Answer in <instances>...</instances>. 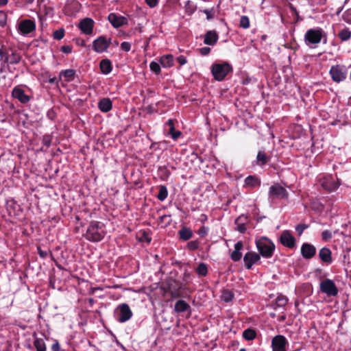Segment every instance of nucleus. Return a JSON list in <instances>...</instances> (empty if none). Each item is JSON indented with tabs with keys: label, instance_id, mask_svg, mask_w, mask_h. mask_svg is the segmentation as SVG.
Instances as JSON below:
<instances>
[{
	"label": "nucleus",
	"instance_id": "20e7f679",
	"mask_svg": "<svg viewBox=\"0 0 351 351\" xmlns=\"http://www.w3.org/2000/svg\"><path fill=\"white\" fill-rule=\"evenodd\" d=\"M347 73V69L339 64L331 66L329 71L332 80L337 83L343 81L346 78Z\"/></svg>",
	"mask_w": 351,
	"mask_h": 351
},
{
	"label": "nucleus",
	"instance_id": "6e6552de",
	"mask_svg": "<svg viewBox=\"0 0 351 351\" xmlns=\"http://www.w3.org/2000/svg\"><path fill=\"white\" fill-rule=\"evenodd\" d=\"M117 315L119 322H125L131 318L132 313L128 304H122L117 309Z\"/></svg>",
	"mask_w": 351,
	"mask_h": 351
},
{
	"label": "nucleus",
	"instance_id": "c9c22d12",
	"mask_svg": "<svg viewBox=\"0 0 351 351\" xmlns=\"http://www.w3.org/2000/svg\"><path fill=\"white\" fill-rule=\"evenodd\" d=\"M339 38L342 40H347L351 36V32L348 29H343L339 34Z\"/></svg>",
	"mask_w": 351,
	"mask_h": 351
},
{
	"label": "nucleus",
	"instance_id": "603ef678",
	"mask_svg": "<svg viewBox=\"0 0 351 351\" xmlns=\"http://www.w3.org/2000/svg\"><path fill=\"white\" fill-rule=\"evenodd\" d=\"M167 125H168L169 126V132H173V131L175 130L174 123H173V121L172 119L168 120V121L167 122Z\"/></svg>",
	"mask_w": 351,
	"mask_h": 351
},
{
	"label": "nucleus",
	"instance_id": "473e14b6",
	"mask_svg": "<svg viewBox=\"0 0 351 351\" xmlns=\"http://www.w3.org/2000/svg\"><path fill=\"white\" fill-rule=\"evenodd\" d=\"M167 190L165 186H160L159 189V193L158 194V198L160 201H163L167 197Z\"/></svg>",
	"mask_w": 351,
	"mask_h": 351
},
{
	"label": "nucleus",
	"instance_id": "49530a36",
	"mask_svg": "<svg viewBox=\"0 0 351 351\" xmlns=\"http://www.w3.org/2000/svg\"><path fill=\"white\" fill-rule=\"evenodd\" d=\"M210 51V47H204L199 49V52L202 56L208 55Z\"/></svg>",
	"mask_w": 351,
	"mask_h": 351
},
{
	"label": "nucleus",
	"instance_id": "cd10ccee",
	"mask_svg": "<svg viewBox=\"0 0 351 351\" xmlns=\"http://www.w3.org/2000/svg\"><path fill=\"white\" fill-rule=\"evenodd\" d=\"M256 159L258 163L263 165L269 161V157L263 151H259Z\"/></svg>",
	"mask_w": 351,
	"mask_h": 351
},
{
	"label": "nucleus",
	"instance_id": "f3484780",
	"mask_svg": "<svg viewBox=\"0 0 351 351\" xmlns=\"http://www.w3.org/2000/svg\"><path fill=\"white\" fill-rule=\"evenodd\" d=\"M260 260V256L256 252H247L243 258L245 267L250 269L252 266Z\"/></svg>",
	"mask_w": 351,
	"mask_h": 351
},
{
	"label": "nucleus",
	"instance_id": "6ab92c4d",
	"mask_svg": "<svg viewBox=\"0 0 351 351\" xmlns=\"http://www.w3.org/2000/svg\"><path fill=\"white\" fill-rule=\"evenodd\" d=\"M319 256L323 262L327 264L332 262L331 251L327 247H323L319 250Z\"/></svg>",
	"mask_w": 351,
	"mask_h": 351
},
{
	"label": "nucleus",
	"instance_id": "7ed1b4c3",
	"mask_svg": "<svg viewBox=\"0 0 351 351\" xmlns=\"http://www.w3.org/2000/svg\"><path fill=\"white\" fill-rule=\"evenodd\" d=\"M232 68L228 63L215 64L212 66L211 71L215 77L218 81H221L232 71Z\"/></svg>",
	"mask_w": 351,
	"mask_h": 351
},
{
	"label": "nucleus",
	"instance_id": "bf43d9fd",
	"mask_svg": "<svg viewBox=\"0 0 351 351\" xmlns=\"http://www.w3.org/2000/svg\"><path fill=\"white\" fill-rule=\"evenodd\" d=\"M80 44H81V45L84 46L85 43H84V40H82V41L80 42Z\"/></svg>",
	"mask_w": 351,
	"mask_h": 351
},
{
	"label": "nucleus",
	"instance_id": "4d7b16f0",
	"mask_svg": "<svg viewBox=\"0 0 351 351\" xmlns=\"http://www.w3.org/2000/svg\"><path fill=\"white\" fill-rule=\"evenodd\" d=\"M8 3V0H0V5H4L5 4H7Z\"/></svg>",
	"mask_w": 351,
	"mask_h": 351
},
{
	"label": "nucleus",
	"instance_id": "f257e3e1",
	"mask_svg": "<svg viewBox=\"0 0 351 351\" xmlns=\"http://www.w3.org/2000/svg\"><path fill=\"white\" fill-rule=\"evenodd\" d=\"M106 234V232L104 223L93 221L90 222L86 230L85 237L88 241L98 242L104 237Z\"/></svg>",
	"mask_w": 351,
	"mask_h": 351
},
{
	"label": "nucleus",
	"instance_id": "052dcab7",
	"mask_svg": "<svg viewBox=\"0 0 351 351\" xmlns=\"http://www.w3.org/2000/svg\"><path fill=\"white\" fill-rule=\"evenodd\" d=\"M72 3L77 5V1H72Z\"/></svg>",
	"mask_w": 351,
	"mask_h": 351
},
{
	"label": "nucleus",
	"instance_id": "5701e85b",
	"mask_svg": "<svg viewBox=\"0 0 351 351\" xmlns=\"http://www.w3.org/2000/svg\"><path fill=\"white\" fill-rule=\"evenodd\" d=\"M242 247H243V243L241 241L237 242L234 245V250L232 252V254H231V258L233 261H237L241 259L242 254L240 252V250H241Z\"/></svg>",
	"mask_w": 351,
	"mask_h": 351
},
{
	"label": "nucleus",
	"instance_id": "8fccbe9b",
	"mask_svg": "<svg viewBox=\"0 0 351 351\" xmlns=\"http://www.w3.org/2000/svg\"><path fill=\"white\" fill-rule=\"evenodd\" d=\"M178 62L180 63L181 66L184 65L186 64L187 61L184 56H180L177 58Z\"/></svg>",
	"mask_w": 351,
	"mask_h": 351
},
{
	"label": "nucleus",
	"instance_id": "ea45409f",
	"mask_svg": "<svg viewBox=\"0 0 351 351\" xmlns=\"http://www.w3.org/2000/svg\"><path fill=\"white\" fill-rule=\"evenodd\" d=\"M149 67L150 69L156 73H159L160 71V66L159 64L156 62H152L150 63Z\"/></svg>",
	"mask_w": 351,
	"mask_h": 351
},
{
	"label": "nucleus",
	"instance_id": "58836bf2",
	"mask_svg": "<svg viewBox=\"0 0 351 351\" xmlns=\"http://www.w3.org/2000/svg\"><path fill=\"white\" fill-rule=\"evenodd\" d=\"M197 272L199 275L201 276H206L207 274V267L205 264L202 263L199 265V266L197 268Z\"/></svg>",
	"mask_w": 351,
	"mask_h": 351
},
{
	"label": "nucleus",
	"instance_id": "c85d7f7f",
	"mask_svg": "<svg viewBox=\"0 0 351 351\" xmlns=\"http://www.w3.org/2000/svg\"><path fill=\"white\" fill-rule=\"evenodd\" d=\"M4 60L5 62H10V63L17 62L19 60V57H14V60H9L7 56L6 49L3 48L0 49V61Z\"/></svg>",
	"mask_w": 351,
	"mask_h": 351
},
{
	"label": "nucleus",
	"instance_id": "9d476101",
	"mask_svg": "<svg viewBox=\"0 0 351 351\" xmlns=\"http://www.w3.org/2000/svg\"><path fill=\"white\" fill-rule=\"evenodd\" d=\"M280 243L285 247L293 248L295 245V239L288 230H284L280 237Z\"/></svg>",
	"mask_w": 351,
	"mask_h": 351
},
{
	"label": "nucleus",
	"instance_id": "f704fd0d",
	"mask_svg": "<svg viewBox=\"0 0 351 351\" xmlns=\"http://www.w3.org/2000/svg\"><path fill=\"white\" fill-rule=\"evenodd\" d=\"M221 298L225 302H230L233 298V293L229 290H224L222 292Z\"/></svg>",
	"mask_w": 351,
	"mask_h": 351
},
{
	"label": "nucleus",
	"instance_id": "aec40b11",
	"mask_svg": "<svg viewBox=\"0 0 351 351\" xmlns=\"http://www.w3.org/2000/svg\"><path fill=\"white\" fill-rule=\"evenodd\" d=\"M218 40V35L215 31H208L204 37V43L208 45H215Z\"/></svg>",
	"mask_w": 351,
	"mask_h": 351
},
{
	"label": "nucleus",
	"instance_id": "13d9d810",
	"mask_svg": "<svg viewBox=\"0 0 351 351\" xmlns=\"http://www.w3.org/2000/svg\"><path fill=\"white\" fill-rule=\"evenodd\" d=\"M204 12L207 14V18L209 19V12L208 10H205Z\"/></svg>",
	"mask_w": 351,
	"mask_h": 351
},
{
	"label": "nucleus",
	"instance_id": "2eb2a0df",
	"mask_svg": "<svg viewBox=\"0 0 351 351\" xmlns=\"http://www.w3.org/2000/svg\"><path fill=\"white\" fill-rule=\"evenodd\" d=\"M12 95L23 104H26L29 101V97L25 93L24 90L20 86L14 88Z\"/></svg>",
	"mask_w": 351,
	"mask_h": 351
},
{
	"label": "nucleus",
	"instance_id": "72a5a7b5",
	"mask_svg": "<svg viewBox=\"0 0 351 351\" xmlns=\"http://www.w3.org/2000/svg\"><path fill=\"white\" fill-rule=\"evenodd\" d=\"M61 75H62L68 81H70L73 79L75 75V71L73 69H67L61 73Z\"/></svg>",
	"mask_w": 351,
	"mask_h": 351
},
{
	"label": "nucleus",
	"instance_id": "864d4df0",
	"mask_svg": "<svg viewBox=\"0 0 351 351\" xmlns=\"http://www.w3.org/2000/svg\"><path fill=\"white\" fill-rule=\"evenodd\" d=\"M38 254L42 258H45L47 256V251H43L40 247L38 248Z\"/></svg>",
	"mask_w": 351,
	"mask_h": 351
},
{
	"label": "nucleus",
	"instance_id": "1a4fd4ad",
	"mask_svg": "<svg viewBox=\"0 0 351 351\" xmlns=\"http://www.w3.org/2000/svg\"><path fill=\"white\" fill-rule=\"evenodd\" d=\"M110 39L104 36H99L93 43V49L97 53H102L108 48L110 44Z\"/></svg>",
	"mask_w": 351,
	"mask_h": 351
},
{
	"label": "nucleus",
	"instance_id": "393cba45",
	"mask_svg": "<svg viewBox=\"0 0 351 351\" xmlns=\"http://www.w3.org/2000/svg\"><path fill=\"white\" fill-rule=\"evenodd\" d=\"M190 308V306L184 300H180L175 304V311L177 313L186 311Z\"/></svg>",
	"mask_w": 351,
	"mask_h": 351
},
{
	"label": "nucleus",
	"instance_id": "a19ab883",
	"mask_svg": "<svg viewBox=\"0 0 351 351\" xmlns=\"http://www.w3.org/2000/svg\"><path fill=\"white\" fill-rule=\"evenodd\" d=\"M64 35V31L62 29H58L53 33V38L56 40H61Z\"/></svg>",
	"mask_w": 351,
	"mask_h": 351
},
{
	"label": "nucleus",
	"instance_id": "37998d69",
	"mask_svg": "<svg viewBox=\"0 0 351 351\" xmlns=\"http://www.w3.org/2000/svg\"><path fill=\"white\" fill-rule=\"evenodd\" d=\"M131 48V45L128 42H123L121 44V49L124 51H129Z\"/></svg>",
	"mask_w": 351,
	"mask_h": 351
},
{
	"label": "nucleus",
	"instance_id": "6e6d98bb",
	"mask_svg": "<svg viewBox=\"0 0 351 351\" xmlns=\"http://www.w3.org/2000/svg\"><path fill=\"white\" fill-rule=\"evenodd\" d=\"M53 351H59L60 350V346L58 342L54 343L51 347Z\"/></svg>",
	"mask_w": 351,
	"mask_h": 351
},
{
	"label": "nucleus",
	"instance_id": "4be33fe9",
	"mask_svg": "<svg viewBox=\"0 0 351 351\" xmlns=\"http://www.w3.org/2000/svg\"><path fill=\"white\" fill-rule=\"evenodd\" d=\"M173 56L171 54H167L162 56L160 60L161 65L165 68H169L173 64Z\"/></svg>",
	"mask_w": 351,
	"mask_h": 351
},
{
	"label": "nucleus",
	"instance_id": "3c124183",
	"mask_svg": "<svg viewBox=\"0 0 351 351\" xmlns=\"http://www.w3.org/2000/svg\"><path fill=\"white\" fill-rule=\"evenodd\" d=\"M61 51L65 53H69L71 52L72 51V49L70 46L69 45H64V46H62V48H61Z\"/></svg>",
	"mask_w": 351,
	"mask_h": 351
},
{
	"label": "nucleus",
	"instance_id": "dca6fc26",
	"mask_svg": "<svg viewBox=\"0 0 351 351\" xmlns=\"http://www.w3.org/2000/svg\"><path fill=\"white\" fill-rule=\"evenodd\" d=\"M320 182L321 186L328 191H334L338 187V184L331 176H325Z\"/></svg>",
	"mask_w": 351,
	"mask_h": 351
},
{
	"label": "nucleus",
	"instance_id": "2f4dec72",
	"mask_svg": "<svg viewBox=\"0 0 351 351\" xmlns=\"http://www.w3.org/2000/svg\"><path fill=\"white\" fill-rule=\"evenodd\" d=\"M243 337L246 340H252L256 337V332L252 329H246L243 332Z\"/></svg>",
	"mask_w": 351,
	"mask_h": 351
},
{
	"label": "nucleus",
	"instance_id": "4468645a",
	"mask_svg": "<svg viewBox=\"0 0 351 351\" xmlns=\"http://www.w3.org/2000/svg\"><path fill=\"white\" fill-rule=\"evenodd\" d=\"M108 20L115 28H118L128 23L127 18L123 16H119L114 13H111L108 15Z\"/></svg>",
	"mask_w": 351,
	"mask_h": 351
},
{
	"label": "nucleus",
	"instance_id": "a18cd8bd",
	"mask_svg": "<svg viewBox=\"0 0 351 351\" xmlns=\"http://www.w3.org/2000/svg\"><path fill=\"white\" fill-rule=\"evenodd\" d=\"M145 2L150 8H154L158 5V0H145Z\"/></svg>",
	"mask_w": 351,
	"mask_h": 351
},
{
	"label": "nucleus",
	"instance_id": "39448f33",
	"mask_svg": "<svg viewBox=\"0 0 351 351\" xmlns=\"http://www.w3.org/2000/svg\"><path fill=\"white\" fill-rule=\"evenodd\" d=\"M320 290L328 296H335L338 293V289L335 282L330 279H326L320 282Z\"/></svg>",
	"mask_w": 351,
	"mask_h": 351
},
{
	"label": "nucleus",
	"instance_id": "e433bc0d",
	"mask_svg": "<svg viewBox=\"0 0 351 351\" xmlns=\"http://www.w3.org/2000/svg\"><path fill=\"white\" fill-rule=\"evenodd\" d=\"M240 26L244 29H247L250 27V21L246 16H241L240 19Z\"/></svg>",
	"mask_w": 351,
	"mask_h": 351
},
{
	"label": "nucleus",
	"instance_id": "0eeeda50",
	"mask_svg": "<svg viewBox=\"0 0 351 351\" xmlns=\"http://www.w3.org/2000/svg\"><path fill=\"white\" fill-rule=\"evenodd\" d=\"M269 197L271 199H287L288 193L287 190L278 184L272 185L269 190Z\"/></svg>",
	"mask_w": 351,
	"mask_h": 351
},
{
	"label": "nucleus",
	"instance_id": "79ce46f5",
	"mask_svg": "<svg viewBox=\"0 0 351 351\" xmlns=\"http://www.w3.org/2000/svg\"><path fill=\"white\" fill-rule=\"evenodd\" d=\"M308 228V226L305 224H299L295 227V230L299 235H301L303 231Z\"/></svg>",
	"mask_w": 351,
	"mask_h": 351
},
{
	"label": "nucleus",
	"instance_id": "09e8293b",
	"mask_svg": "<svg viewBox=\"0 0 351 351\" xmlns=\"http://www.w3.org/2000/svg\"><path fill=\"white\" fill-rule=\"evenodd\" d=\"M188 247L190 250H194L197 248L198 243L196 241H191L188 243Z\"/></svg>",
	"mask_w": 351,
	"mask_h": 351
},
{
	"label": "nucleus",
	"instance_id": "bb28decb",
	"mask_svg": "<svg viewBox=\"0 0 351 351\" xmlns=\"http://www.w3.org/2000/svg\"><path fill=\"white\" fill-rule=\"evenodd\" d=\"M179 235L182 239L186 241L192 237L193 232L189 228H184L179 231Z\"/></svg>",
	"mask_w": 351,
	"mask_h": 351
},
{
	"label": "nucleus",
	"instance_id": "680f3d73",
	"mask_svg": "<svg viewBox=\"0 0 351 351\" xmlns=\"http://www.w3.org/2000/svg\"><path fill=\"white\" fill-rule=\"evenodd\" d=\"M239 351H246V350L245 348H241Z\"/></svg>",
	"mask_w": 351,
	"mask_h": 351
},
{
	"label": "nucleus",
	"instance_id": "9b49d317",
	"mask_svg": "<svg viewBox=\"0 0 351 351\" xmlns=\"http://www.w3.org/2000/svg\"><path fill=\"white\" fill-rule=\"evenodd\" d=\"M287 340L282 335L274 337L271 341L273 351H286Z\"/></svg>",
	"mask_w": 351,
	"mask_h": 351
},
{
	"label": "nucleus",
	"instance_id": "412c9836",
	"mask_svg": "<svg viewBox=\"0 0 351 351\" xmlns=\"http://www.w3.org/2000/svg\"><path fill=\"white\" fill-rule=\"evenodd\" d=\"M261 184V180L254 176H249L245 179V187L254 188Z\"/></svg>",
	"mask_w": 351,
	"mask_h": 351
},
{
	"label": "nucleus",
	"instance_id": "423d86ee",
	"mask_svg": "<svg viewBox=\"0 0 351 351\" xmlns=\"http://www.w3.org/2000/svg\"><path fill=\"white\" fill-rule=\"evenodd\" d=\"M322 37V31L320 29H311L306 32L304 39L307 44H318Z\"/></svg>",
	"mask_w": 351,
	"mask_h": 351
},
{
	"label": "nucleus",
	"instance_id": "b1692460",
	"mask_svg": "<svg viewBox=\"0 0 351 351\" xmlns=\"http://www.w3.org/2000/svg\"><path fill=\"white\" fill-rule=\"evenodd\" d=\"M98 106L101 111L107 112L112 108V102L109 99L104 98L99 102Z\"/></svg>",
	"mask_w": 351,
	"mask_h": 351
},
{
	"label": "nucleus",
	"instance_id": "c03bdc74",
	"mask_svg": "<svg viewBox=\"0 0 351 351\" xmlns=\"http://www.w3.org/2000/svg\"><path fill=\"white\" fill-rule=\"evenodd\" d=\"M169 134H170L173 139L176 140L178 139L180 135L181 132L180 131H175L173 130V132H168Z\"/></svg>",
	"mask_w": 351,
	"mask_h": 351
},
{
	"label": "nucleus",
	"instance_id": "f03ea898",
	"mask_svg": "<svg viewBox=\"0 0 351 351\" xmlns=\"http://www.w3.org/2000/svg\"><path fill=\"white\" fill-rule=\"evenodd\" d=\"M256 244L258 250L263 257H271L275 245L269 239L265 237L261 238L256 241Z\"/></svg>",
	"mask_w": 351,
	"mask_h": 351
},
{
	"label": "nucleus",
	"instance_id": "de8ad7c7",
	"mask_svg": "<svg viewBox=\"0 0 351 351\" xmlns=\"http://www.w3.org/2000/svg\"><path fill=\"white\" fill-rule=\"evenodd\" d=\"M6 21V14L3 12L0 11V25H3L5 23Z\"/></svg>",
	"mask_w": 351,
	"mask_h": 351
},
{
	"label": "nucleus",
	"instance_id": "7c9ffc66",
	"mask_svg": "<svg viewBox=\"0 0 351 351\" xmlns=\"http://www.w3.org/2000/svg\"><path fill=\"white\" fill-rule=\"evenodd\" d=\"M288 299L282 295H279L276 299V305L278 307H283L287 303Z\"/></svg>",
	"mask_w": 351,
	"mask_h": 351
},
{
	"label": "nucleus",
	"instance_id": "e2e57ef3",
	"mask_svg": "<svg viewBox=\"0 0 351 351\" xmlns=\"http://www.w3.org/2000/svg\"><path fill=\"white\" fill-rule=\"evenodd\" d=\"M247 82H248V80H246L245 81H244V82H243V84H246V83H247Z\"/></svg>",
	"mask_w": 351,
	"mask_h": 351
},
{
	"label": "nucleus",
	"instance_id": "a211bd4d",
	"mask_svg": "<svg viewBox=\"0 0 351 351\" xmlns=\"http://www.w3.org/2000/svg\"><path fill=\"white\" fill-rule=\"evenodd\" d=\"M315 247L309 243H304L301 247V254L305 258H311L315 254Z\"/></svg>",
	"mask_w": 351,
	"mask_h": 351
},
{
	"label": "nucleus",
	"instance_id": "4c0bfd02",
	"mask_svg": "<svg viewBox=\"0 0 351 351\" xmlns=\"http://www.w3.org/2000/svg\"><path fill=\"white\" fill-rule=\"evenodd\" d=\"M332 237V232L330 230H324L322 232V239L324 241H328Z\"/></svg>",
	"mask_w": 351,
	"mask_h": 351
},
{
	"label": "nucleus",
	"instance_id": "5fc2aeb1",
	"mask_svg": "<svg viewBox=\"0 0 351 351\" xmlns=\"http://www.w3.org/2000/svg\"><path fill=\"white\" fill-rule=\"evenodd\" d=\"M246 230V228L244 224H239L237 226V230L241 233H243Z\"/></svg>",
	"mask_w": 351,
	"mask_h": 351
},
{
	"label": "nucleus",
	"instance_id": "f8f14e48",
	"mask_svg": "<svg viewBox=\"0 0 351 351\" xmlns=\"http://www.w3.org/2000/svg\"><path fill=\"white\" fill-rule=\"evenodd\" d=\"M78 27L84 34L90 35L93 33L94 21L90 18H85L80 21Z\"/></svg>",
	"mask_w": 351,
	"mask_h": 351
},
{
	"label": "nucleus",
	"instance_id": "a878e982",
	"mask_svg": "<svg viewBox=\"0 0 351 351\" xmlns=\"http://www.w3.org/2000/svg\"><path fill=\"white\" fill-rule=\"evenodd\" d=\"M100 69L104 74H108L112 71V65L110 60L105 59L100 62Z\"/></svg>",
	"mask_w": 351,
	"mask_h": 351
},
{
	"label": "nucleus",
	"instance_id": "c756f323",
	"mask_svg": "<svg viewBox=\"0 0 351 351\" xmlns=\"http://www.w3.org/2000/svg\"><path fill=\"white\" fill-rule=\"evenodd\" d=\"M34 346L36 348L37 351H45L46 350V346H45V341L43 339L36 338L34 340Z\"/></svg>",
	"mask_w": 351,
	"mask_h": 351
},
{
	"label": "nucleus",
	"instance_id": "ddd939ff",
	"mask_svg": "<svg viewBox=\"0 0 351 351\" xmlns=\"http://www.w3.org/2000/svg\"><path fill=\"white\" fill-rule=\"evenodd\" d=\"M36 28L35 23L29 19L21 21L19 24V29L23 34H27Z\"/></svg>",
	"mask_w": 351,
	"mask_h": 351
}]
</instances>
